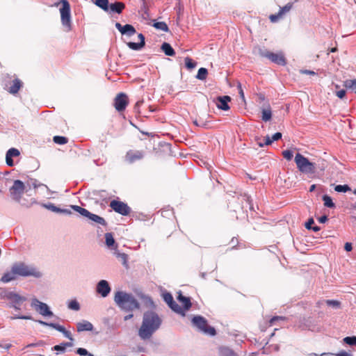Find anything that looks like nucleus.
<instances>
[{"instance_id": "1", "label": "nucleus", "mask_w": 356, "mask_h": 356, "mask_svg": "<svg viewBox=\"0 0 356 356\" xmlns=\"http://www.w3.org/2000/svg\"><path fill=\"white\" fill-rule=\"evenodd\" d=\"M161 318L154 312H147L143 314V323L138 330V336L143 340L149 339L160 327Z\"/></svg>"}, {"instance_id": "2", "label": "nucleus", "mask_w": 356, "mask_h": 356, "mask_svg": "<svg viewBox=\"0 0 356 356\" xmlns=\"http://www.w3.org/2000/svg\"><path fill=\"white\" fill-rule=\"evenodd\" d=\"M25 185L20 180L14 181L13 185L10 188L12 199L24 207H30L35 202V199L30 197L29 199L22 197L24 194Z\"/></svg>"}, {"instance_id": "3", "label": "nucleus", "mask_w": 356, "mask_h": 356, "mask_svg": "<svg viewBox=\"0 0 356 356\" xmlns=\"http://www.w3.org/2000/svg\"><path fill=\"white\" fill-rule=\"evenodd\" d=\"M114 300L122 309L126 312L140 308V304L137 300L131 294L123 291H118L115 294Z\"/></svg>"}, {"instance_id": "4", "label": "nucleus", "mask_w": 356, "mask_h": 356, "mask_svg": "<svg viewBox=\"0 0 356 356\" xmlns=\"http://www.w3.org/2000/svg\"><path fill=\"white\" fill-rule=\"evenodd\" d=\"M297 168L304 174H314L316 172V164L310 162L307 158L300 153H297L294 159Z\"/></svg>"}, {"instance_id": "5", "label": "nucleus", "mask_w": 356, "mask_h": 356, "mask_svg": "<svg viewBox=\"0 0 356 356\" xmlns=\"http://www.w3.org/2000/svg\"><path fill=\"white\" fill-rule=\"evenodd\" d=\"M258 54L261 57L267 58L271 62L277 65H285L286 64V60L282 52L273 53L266 49H259Z\"/></svg>"}, {"instance_id": "6", "label": "nucleus", "mask_w": 356, "mask_h": 356, "mask_svg": "<svg viewBox=\"0 0 356 356\" xmlns=\"http://www.w3.org/2000/svg\"><path fill=\"white\" fill-rule=\"evenodd\" d=\"M193 324L196 326L200 330L205 334L211 336H215L216 332L214 327L208 325L207 321L202 316H194L192 319Z\"/></svg>"}, {"instance_id": "7", "label": "nucleus", "mask_w": 356, "mask_h": 356, "mask_svg": "<svg viewBox=\"0 0 356 356\" xmlns=\"http://www.w3.org/2000/svg\"><path fill=\"white\" fill-rule=\"evenodd\" d=\"M61 3L62 7L60 9L61 22L67 28V31H70L71 29L70 5L67 0H61Z\"/></svg>"}, {"instance_id": "8", "label": "nucleus", "mask_w": 356, "mask_h": 356, "mask_svg": "<svg viewBox=\"0 0 356 356\" xmlns=\"http://www.w3.org/2000/svg\"><path fill=\"white\" fill-rule=\"evenodd\" d=\"M109 207L116 213L122 216H128L131 211V208L127 203L117 200L111 201Z\"/></svg>"}, {"instance_id": "9", "label": "nucleus", "mask_w": 356, "mask_h": 356, "mask_svg": "<svg viewBox=\"0 0 356 356\" xmlns=\"http://www.w3.org/2000/svg\"><path fill=\"white\" fill-rule=\"evenodd\" d=\"M129 104V97L124 92L118 93L114 99L113 106L118 112L124 111Z\"/></svg>"}, {"instance_id": "10", "label": "nucleus", "mask_w": 356, "mask_h": 356, "mask_svg": "<svg viewBox=\"0 0 356 356\" xmlns=\"http://www.w3.org/2000/svg\"><path fill=\"white\" fill-rule=\"evenodd\" d=\"M71 208L75 211L78 212L82 216L88 218L89 220L95 222H104V220L97 215L91 213L87 209L82 208L77 205H72Z\"/></svg>"}, {"instance_id": "11", "label": "nucleus", "mask_w": 356, "mask_h": 356, "mask_svg": "<svg viewBox=\"0 0 356 356\" xmlns=\"http://www.w3.org/2000/svg\"><path fill=\"white\" fill-rule=\"evenodd\" d=\"M31 306L42 316H52L53 313L49 310L48 305L34 298L32 300Z\"/></svg>"}, {"instance_id": "12", "label": "nucleus", "mask_w": 356, "mask_h": 356, "mask_svg": "<svg viewBox=\"0 0 356 356\" xmlns=\"http://www.w3.org/2000/svg\"><path fill=\"white\" fill-rule=\"evenodd\" d=\"M13 269L17 275L30 276L34 275V269L29 268L24 264H17L13 266Z\"/></svg>"}, {"instance_id": "13", "label": "nucleus", "mask_w": 356, "mask_h": 356, "mask_svg": "<svg viewBox=\"0 0 356 356\" xmlns=\"http://www.w3.org/2000/svg\"><path fill=\"white\" fill-rule=\"evenodd\" d=\"M144 152L139 150L131 149L125 155V161L129 163H134L141 160L144 157Z\"/></svg>"}, {"instance_id": "14", "label": "nucleus", "mask_w": 356, "mask_h": 356, "mask_svg": "<svg viewBox=\"0 0 356 356\" xmlns=\"http://www.w3.org/2000/svg\"><path fill=\"white\" fill-rule=\"evenodd\" d=\"M111 291V287L108 282L106 280H101L97 285V292L99 293L102 297H106Z\"/></svg>"}, {"instance_id": "15", "label": "nucleus", "mask_w": 356, "mask_h": 356, "mask_svg": "<svg viewBox=\"0 0 356 356\" xmlns=\"http://www.w3.org/2000/svg\"><path fill=\"white\" fill-rule=\"evenodd\" d=\"M22 86V81L19 79L15 78L10 83V86H8V91L10 94L15 95L19 92Z\"/></svg>"}, {"instance_id": "16", "label": "nucleus", "mask_w": 356, "mask_h": 356, "mask_svg": "<svg viewBox=\"0 0 356 356\" xmlns=\"http://www.w3.org/2000/svg\"><path fill=\"white\" fill-rule=\"evenodd\" d=\"M231 101V97L229 96H222L218 97L217 98V106L218 108L227 111L229 109V106L228 105V102Z\"/></svg>"}, {"instance_id": "17", "label": "nucleus", "mask_w": 356, "mask_h": 356, "mask_svg": "<svg viewBox=\"0 0 356 356\" xmlns=\"http://www.w3.org/2000/svg\"><path fill=\"white\" fill-rule=\"evenodd\" d=\"M138 37L140 40V42H127V46L131 49L137 51V50H140L145 46V36L142 33H139Z\"/></svg>"}, {"instance_id": "18", "label": "nucleus", "mask_w": 356, "mask_h": 356, "mask_svg": "<svg viewBox=\"0 0 356 356\" xmlns=\"http://www.w3.org/2000/svg\"><path fill=\"white\" fill-rule=\"evenodd\" d=\"M76 330L79 332L84 331H92L93 330V325L89 321H82L76 323Z\"/></svg>"}, {"instance_id": "19", "label": "nucleus", "mask_w": 356, "mask_h": 356, "mask_svg": "<svg viewBox=\"0 0 356 356\" xmlns=\"http://www.w3.org/2000/svg\"><path fill=\"white\" fill-rule=\"evenodd\" d=\"M177 299L182 304L184 307L182 308L184 309V312L191 307L192 304L189 298L185 297L181 293H179Z\"/></svg>"}, {"instance_id": "20", "label": "nucleus", "mask_w": 356, "mask_h": 356, "mask_svg": "<svg viewBox=\"0 0 356 356\" xmlns=\"http://www.w3.org/2000/svg\"><path fill=\"white\" fill-rule=\"evenodd\" d=\"M44 207L55 213H63L65 214H71V211L68 209H61L52 203H49L43 205Z\"/></svg>"}, {"instance_id": "21", "label": "nucleus", "mask_w": 356, "mask_h": 356, "mask_svg": "<svg viewBox=\"0 0 356 356\" xmlns=\"http://www.w3.org/2000/svg\"><path fill=\"white\" fill-rule=\"evenodd\" d=\"M161 49L166 56H173L175 54V50L168 42H163L161 47Z\"/></svg>"}, {"instance_id": "22", "label": "nucleus", "mask_w": 356, "mask_h": 356, "mask_svg": "<svg viewBox=\"0 0 356 356\" xmlns=\"http://www.w3.org/2000/svg\"><path fill=\"white\" fill-rule=\"evenodd\" d=\"M17 277V274L14 272L13 269H11L10 272H8L7 273H5L1 278V280L3 282H9L12 280H15Z\"/></svg>"}, {"instance_id": "23", "label": "nucleus", "mask_w": 356, "mask_h": 356, "mask_svg": "<svg viewBox=\"0 0 356 356\" xmlns=\"http://www.w3.org/2000/svg\"><path fill=\"white\" fill-rule=\"evenodd\" d=\"M262 116H261V119L264 122H268L269 121L271 118H272V111H271V108H270V105L268 104V106H267V108H263L262 109Z\"/></svg>"}, {"instance_id": "24", "label": "nucleus", "mask_w": 356, "mask_h": 356, "mask_svg": "<svg viewBox=\"0 0 356 356\" xmlns=\"http://www.w3.org/2000/svg\"><path fill=\"white\" fill-rule=\"evenodd\" d=\"M124 8V3L122 2H115L114 3H111L110 6V9L118 14L121 13Z\"/></svg>"}, {"instance_id": "25", "label": "nucleus", "mask_w": 356, "mask_h": 356, "mask_svg": "<svg viewBox=\"0 0 356 356\" xmlns=\"http://www.w3.org/2000/svg\"><path fill=\"white\" fill-rule=\"evenodd\" d=\"M38 323L41 325H46V326H49V327H51L60 332H63L65 331V327L59 324H57V323H47V322H44V321H38Z\"/></svg>"}, {"instance_id": "26", "label": "nucleus", "mask_w": 356, "mask_h": 356, "mask_svg": "<svg viewBox=\"0 0 356 356\" xmlns=\"http://www.w3.org/2000/svg\"><path fill=\"white\" fill-rule=\"evenodd\" d=\"M136 33L135 28L131 24L124 25L122 34H126L129 36L134 35Z\"/></svg>"}, {"instance_id": "27", "label": "nucleus", "mask_w": 356, "mask_h": 356, "mask_svg": "<svg viewBox=\"0 0 356 356\" xmlns=\"http://www.w3.org/2000/svg\"><path fill=\"white\" fill-rule=\"evenodd\" d=\"M220 356H236V354L229 348L222 347L219 350Z\"/></svg>"}, {"instance_id": "28", "label": "nucleus", "mask_w": 356, "mask_h": 356, "mask_svg": "<svg viewBox=\"0 0 356 356\" xmlns=\"http://www.w3.org/2000/svg\"><path fill=\"white\" fill-rule=\"evenodd\" d=\"M168 306L177 314H182L183 316L185 315L184 309L181 307H180L175 300L172 302V304L169 305Z\"/></svg>"}, {"instance_id": "29", "label": "nucleus", "mask_w": 356, "mask_h": 356, "mask_svg": "<svg viewBox=\"0 0 356 356\" xmlns=\"http://www.w3.org/2000/svg\"><path fill=\"white\" fill-rule=\"evenodd\" d=\"M208 74V71L204 67H201L198 70L197 74L196 75V78L199 80L204 81L207 79V76Z\"/></svg>"}, {"instance_id": "30", "label": "nucleus", "mask_w": 356, "mask_h": 356, "mask_svg": "<svg viewBox=\"0 0 356 356\" xmlns=\"http://www.w3.org/2000/svg\"><path fill=\"white\" fill-rule=\"evenodd\" d=\"M153 26L156 29L161 30L164 32H168L169 29L168 25L164 22H154Z\"/></svg>"}, {"instance_id": "31", "label": "nucleus", "mask_w": 356, "mask_h": 356, "mask_svg": "<svg viewBox=\"0 0 356 356\" xmlns=\"http://www.w3.org/2000/svg\"><path fill=\"white\" fill-rule=\"evenodd\" d=\"M344 86L356 92V79H348L345 81Z\"/></svg>"}, {"instance_id": "32", "label": "nucleus", "mask_w": 356, "mask_h": 356, "mask_svg": "<svg viewBox=\"0 0 356 356\" xmlns=\"http://www.w3.org/2000/svg\"><path fill=\"white\" fill-rule=\"evenodd\" d=\"M10 299L14 304L20 305L22 302L25 300V298L19 296L18 294L13 293L10 296Z\"/></svg>"}, {"instance_id": "33", "label": "nucleus", "mask_w": 356, "mask_h": 356, "mask_svg": "<svg viewBox=\"0 0 356 356\" xmlns=\"http://www.w3.org/2000/svg\"><path fill=\"white\" fill-rule=\"evenodd\" d=\"M323 201L324 202V205L329 208H333L334 207V204L332 202V198L328 196L327 195H324L323 196Z\"/></svg>"}, {"instance_id": "34", "label": "nucleus", "mask_w": 356, "mask_h": 356, "mask_svg": "<svg viewBox=\"0 0 356 356\" xmlns=\"http://www.w3.org/2000/svg\"><path fill=\"white\" fill-rule=\"evenodd\" d=\"M106 244L108 248L113 246L115 243L113 236L111 233H106L105 234Z\"/></svg>"}, {"instance_id": "35", "label": "nucleus", "mask_w": 356, "mask_h": 356, "mask_svg": "<svg viewBox=\"0 0 356 356\" xmlns=\"http://www.w3.org/2000/svg\"><path fill=\"white\" fill-rule=\"evenodd\" d=\"M53 141L58 145H65L68 142V139L64 136H54Z\"/></svg>"}, {"instance_id": "36", "label": "nucleus", "mask_w": 356, "mask_h": 356, "mask_svg": "<svg viewBox=\"0 0 356 356\" xmlns=\"http://www.w3.org/2000/svg\"><path fill=\"white\" fill-rule=\"evenodd\" d=\"M325 302L327 305L335 309H339L341 307V302L337 300H326Z\"/></svg>"}, {"instance_id": "37", "label": "nucleus", "mask_w": 356, "mask_h": 356, "mask_svg": "<svg viewBox=\"0 0 356 356\" xmlns=\"http://www.w3.org/2000/svg\"><path fill=\"white\" fill-rule=\"evenodd\" d=\"M95 4L104 10H108V0H95Z\"/></svg>"}, {"instance_id": "38", "label": "nucleus", "mask_w": 356, "mask_h": 356, "mask_svg": "<svg viewBox=\"0 0 356 356\" xmlns=\"http://www.w3.org/2000/svg\"><path fill=\"white\" fill-rule=\"evenodd\" d=\"M186 67L189 69L192 70L195 68L197 65V63L193 60L192 58L189 57H186L184 59Z\"/></svg>"}, {"instance_id": "39", "label": "nucleus", "mask_w": 356, "mask_h": 356, "mask_svg": "<svg viewBox=\"0 0 356 356\" xmlns=\"http://www.w3.org/2000/svg\"><path fill=\"white\" fill-rule=\"evenodd\" d=\"M335 191L339 193H346L350 191V188L345 184V185H337L334 188Z\"/></svg>"}, {"instance_id": "40", "label": "nucleus", "mask_w": 356, "mask_h": 356, "mask_svg": "<svg viewBox=\"0 0 356 356\" xmlns=\"http://www.w3.org/2000/svg\"><path fill=\"white\" fill-rule=\"evenodd\" d=\"M68 308L74 311H79L80 309V305L76 300H74L69 302Z\"/></svg>"}, {"instance_id": "41", "label": "nucleus", "mask_w": 356, "mask_h": 356, "mask_svg": "<svg viewBox=\"0 0 356 356\" xmlns=\"http://www.w3.org/2000/svg\"><path fill=\"white\" fill-rule=\"evenodd\" d=\"M343 341L350 346H356V337H346Z\"/></svg>"}, {"instance_id": "42", "label": "nucleus", "mask_w": 356, "mask_h": 356, "mask_svg": "<svg viewBox=\"0 0 356 356\" xmlns=\"http://www.w3.org/2000/svg\"><path fill=\"white\" fill-rule=\"evenodd\" d=\"M292 7H293V3H288L284 7L280 8L279 11L283 16L285 13L289 12L292 8Z\"/></svg>"}, {"instance_id": "43", "label": "nucleus", "mask_w": 356, "mask_h": 356, "mask_svg": "<svg viewBox=\"0 0 356 356\" xmlns=\"http://www.w3.org/2000/svg\"><path fill=\"white\" fill-rule=\"evenodd\" d=\"M164 301L169 305L174 301L172 296L170 293H165L163 295Z\"/></svg>"}, {"instance_id": "44", "label": "nucleus", "mask_w": 356, "mask_h": 356, "mask_svg": "<svg viewBox=\"0 0 356 356\" xmlns=\"http://www.w3.org/2000/svg\"><path fill=\"white\" fill-rule=\"evenodd\" d=\"M282 17V15L280 13V11L277 14L270 15L269 16V19H270V22H273V23L277 22Z\"/></svg>"}, {"instance_id": "45", "label": "nucleus", "mask_w": 356, "mask_h": 356, "mask_svg": "<svg viewBox=\"0 0 356 356\" xmlns=\"http://www.w3.org/2000/svg\"><path fill=\"white\" fill-rule=\"evenodd\" d=\"M118 257L120 259V261H122L123 265H124L125 266H127L128 257H127V255L126 254H124V253H118Z\"/></svg>"}, {"instance_id": "46", "label": "nucleus", "mask_w": 356, "mask_h": 356, "mask_svg": "<svg viewBox=\"0 0 356 356\" xmlns=\"http://www.w3.org/2000/svg\"><path fill=\"white\" fill-rule=\"evenodd\" d=\"M19 151L17 149L15 148H11L10 149L6 154L8 155V156L13 157V156H18L19 155Z\"/></svg>"}, {"instance_id": "47", "label": "nucleus", "mask_w": 356, "mask_h": 356, "mask_svg": "<svg viewBox=\"0 0 356 356\" xmlns=\"http://www.w3.org/2000/svg\"><path fill=\"white\" fill-rule=\"evenodd\" d=\"M282 155H283L284 158L286 159L288 161L291 160L293 156L292 151H291L289 149H286V150L283 151L282 152Z\"/></svg>"}, {"instance_id": "48", "label": "nucleus", "mask_w": 356, "mask_h": 356, "mask_svg": "<svg viewBox=\"0 0 356 356\" xmlns=\"http://www.w3.org/2000/svg\"><path fill=\"white\" fill-rule=\"evenodd\" d=\"M305 226L308 230H312L314 232H318L321 229L319 226L315 225V224H305Z\"/></svg>"}, {"instance_id": "49", "label": "nucleus", "mask_w": 356, "mask_h": 356, "mask_svg": "<svg viewBox=\"0 0 356 356\" xmlns=\"http://www.w3.org/2000/svg\"><path fill=\"white\" fill-rule=\"evenodd\" d=\"M285 319H286V318L284 317V316H273L269 321V326L273 325V324L275 323V321H284Z\"/></svg>"}, {"instance_id": "50", "label": "nucleus", "mask_w": 356, "mask_h": 356, "mask_svg": "<svg viewBox=\"0 0 356 356\" xmlns=\"http://www.w3.org/2000/svg\"><path fill=\"white\" fill-rule=\"evenodd\" d=\"M66 346H71V344L66 343H63V345H56V346H54L53 349L55 350H58V351H64Z\"/></svg>"}, {"instance_id": "51", "label": "nucleus", "mask_w": 356, "mask_h": 356, "mask_svg": "<svg viewBox=\"0 0 356 356\" xmlns=\"http://www.w3.org/2000/svg\"><path fill=\"white\" fill-rule=\"evenodd\" d=\"M76 353L80 355H87V356H89V355L90 354L88 352V350L86 349L83 348H79L76 350Z\"/></svg>"}, {"instance_id": "52", "label": "nucleus", "mask_w": 356, "mask_h": 356, "mask_svg": "<svg viewBox=\"0 0 356 356\" xmlns=\"http://www.w3.org/2000/svg\"><path fill=\"white\" fill-rule=\"evenodd\" d=\"M272 143H273L272 139L268 136H266V138H265V143H258V145L259 147H264V145H269Z\"/></svg>"}, {"instance_id": "53", "label": "nucleus", "mask_w": 356, "mask_h": 356, "mask_svg": "<svg viewBox=\"0 0 356 356\" xmlns=\"http://www.w3.org/2000/svg\"><path fill=\"white\" fill-rule=\"evenodd\" d=\"M237 88H238V93L240 95V97H241V99L243 101H245L244 92H243V90L242 88L241 83H238Z\"/></svg>"}, {"instance_id": "54", "label": "nucleus", "mask_w": 356, "mask_h": 356, "mask_svg": "<svg viewBox=\"0 0 356 356\" xmlns=\"http://www.w3.org/2000/svg\"><path fill=\"white\" fill-rule=\"evenodd\" d=\"M6 164L10 166V167H12L14 165V162H13V160L12 159V157L10 156H8V155H6Z\"/></svg>"}, {"instance_id": "55", "label": "nucleus", "mask_w": 356, "mask_h": 356, "mask_svg": "<svg viewBox=\"0 0 356 356\" xmlns=\"http://www.w3.org/2000/svg\"><path fill=\"white\" fill-rule=\"evenodd\" d=\"M346 90H341L336 92V95L340 98L343 99L346 96Z\"/></svg>"}, {"instance_id": "56", "label": "nucleus", "mask_w": 356, "mask_h": 356, "mask_svg": "<svg viewBox=\"0 0 356 356\" xmlns=\"http://www.w3.org/2000/svg\"><path fill=\"white\" fill-rule=\"evenodd\" d=\"M282 138V134L280 132H277L275 134L273 135L271 139L272 141H276L280 140Z\"/></svg>"}, {"instance_id": "57", "label": "nucleus", "mask_w": 356, "mask_h": 356, "mask_svg": "<svg viewBox=\"0 0 356 356\" xmlns=\"http://www.w3.org/2000/svg\"><path fill=\"white\" fill-rule=\"evenodd\" d=\"M65 337H66L67 338H68L70 340L72 341L73 340V338H72V334L70 332L66 330L65 329V331L62 332Z\"/></svg>"}, {"instance_id": "58", "label": "nucleus", "mask_w": 356, "mask_h": 356, "mask_svg": "<svg viewBox=\"0 0 356 356\" xmlns=\"http://www.w3.org/2000/svg\"><path fill=\"white\" fill-rule=\"evenodd\" d=\"M344 249L347 252L351 251L352 249H353L352 244L350 243H348V242L346 243L345 245H344Z\"/></svg>"}, {"instance_id": "59", "label": "nucleus", "mask_w": 356, "mask_h": 356, "mask_svg": "<svg viewBox=\"0 0 356 356\" xmlns=\"http://www.w3.org/2000/svg\"><path fill=\"white\" fill-rule=\"evenodd\" d=\"M143 103V101H138L136 103V104L134 106V110H135L136 112L139 113L138 108L140 106V105H142Z\"/></svg>"}, {"instance_id": "60", "label": "nucleus", "mask_w": 356, "mask_h": 356, "mask_svg": "<svg viewBox=\"0 0 356 356\" xmlns=\"http://www.w3.org/2000/svg\"><path fill=\"white\" fill-rule=\"evenodd\" d=\"M115 27L117 28V29L122 33V31H123V29H124V26H122L120 23L119 22H117L115 24Z\"/></svg>"}, {"instance_id": "61", "label": "nucleus", "mask_w": 356, "mask_h": 356, "mask_svg": "<svg viewBox=\"0 0 356 356\" xmlns=\"http://www.w3.org/2000/svg\"><path fill=\"white\" fill-rule=\"evenodd\" d=\"M300 72L302 74H310V75H314L316 74L314 71L307 70H300Z\"/></svg>"}, {"instance_id": "62", "label": "nucleus", "mask_w": 356, "mask_h": 356, "mask_svg": "<svg viewBox=\"0 0 356 356\" xmlns=\"http://www.w3.org/2000/svg\"><path fill=\"white\" fill-rule=\"evenodd\" d=\"M327 220V217L326 216H322L319 218V222H325Z\"/></svg>"}, {"instance_id": "63", "label": "nucleus", "mask_w": 356, "mask_h": 356, "mask_svg": "<svg viewBox=\"0 0 356 356\" xmlns=\"http://www.w3.org/2000/svg\"><path fill=\"white\" fill-rule=\"evenodd\" d=\"M16 318H20V319H31V317L29 316H18Z\"/></svg>"}, {"instance_id": "64", "label": "nucleus", "mask_w": 356, "mask_h": 356, "mask_svg": "<svg viewBox=\"0 0 356 356\" xmlns=\"http://www.w3.org/2000/svg\"><path fill=\"white\" fill-rule=\"evenodd\" d=\"M132 317H133V314H130L129 315L125 316L124 318V321H127V320L131 318Z\"/></svg>"}]
</instances>
